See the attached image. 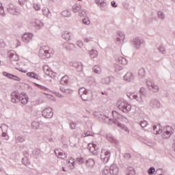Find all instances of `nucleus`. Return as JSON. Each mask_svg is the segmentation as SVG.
<instances>
[{"label": "nucleus", "mask_w": 175, "mask_h": 175, "mask_svg": "<svg viewBox=\"0 0 175 175\" xmlns=\"http://www.w3.org/2000/svg\"><path fill=\"white\" fill-rule=\"evenodd\" d=\"M29 100V99L27 94L21 96L20 93L16 91L11 94V102L12 103H19L21 102L22 105H27Z\"/></svg>", "instance_id": "nucleus-1"}, {"label": "nucleus", "mask_w": 175, "mask_h": 175, "mask_svg": "<svg viewBox=\"0 0 175 175\" xmlns=\"http://www.w3.org/2000/svg\"><path fill=\"white\" fill-rule=\"evenodd\" d=\"M117 107L119 110H121L123 113H129L132 109V106L128 103V101L120 99L117 102Z\"/></svg>", "instance_id": "nucleus-2"}, {"label": "nucleus", "mask_w": 175, "mask_h": 175, "mask_svg": "<svg viewBox=\"0 0 175 175\" xmlns=\"http://www.w3.org/2000/svg\"><path fill=\"white\" fill-rule=\"evenodd\" d=\"M51 49L47 46H42L39 50V57L41 58H50L51 57Z\"/></svg>", "instance_id": "nucleus-3"}, {"label": "nucleus", "mask_w": 175, "mask_h": 175, "mask_svg": "<svg viewBox=\"0 0 175 175\" xmlns=\"http://www.w3.org/2000/svg\"><path fill=\"white\" fill-rule=\"evenodd\" d=\"M111 157V151L106 149H102L100 152V159L103 163H107L110 161Z\"/></svg>", "instance_id": "nucleus-4"}, {"label": "nucleus", "mask_w": 175, "mask_h": 175, "mask_svg": "<svg viewBox=\"0 0 175 175\" xmlns=\"http://www.w3.org/2000/svg\"><path fill=\"white\" fill-rule=\"evenodd\" d=\"M174 133V129L170 126H167L164 128L163 132L162 134V137L163 139H169L172 135Z\"/></svg>", "instance_id": "nucleus-5"}, {"label": "nucleus", "mask_w": 175, "mask_h": 175, "mask_svg": "<svg viewBox=\"0 0 175 175\" xmlns=\"http://www.w3.org/2000/svg\"><path fill=\"white\" fill-rule=\"evenodd\" d=\"M7 10L10 14H20L21 13V9L20 8L14 6L13 4H9L7 5Z\"/></svg>", "instance_id": "nucleus-6"}, {"label": "nucleus", "mask_w": 175, "mask_h": 175, "mask_svg": "<svg viewBox=\"0 0 175 175\" xmlns=\"http://www.w3.org/2000/svg\"><path fill=\"white\" fill-rule=\"evenodd\" d=\"M133 44L134 46V49L136 50H140L142 45L144 44V40L140 37H136L133 40Z\"/></svg>", "instance_id": "nucleus-7"}, {"label": "nucleus", "mask_w": 175, "mask_h": 175, "mask_svg": "<svg viewBox=\"0 0 175 175\" xmlns=\"http://www.w3.org/2000/svg\"><path fill=\"white\" fill-rule=\"evenodd\" d=\"M42 116L44 118H53L54 113H53V109L51 107H46L42 111Z\"/></svg>", "instance_id": "nucleus-8"}, {"label": "nucleus", "mask_w": 175, "mask_h": 175, "mask_svg": "<svg viewBox=\"0 0 175 175\" xmlns=\"http://www.w3.org/2000/svg\"><path fill=\"white\" fill-rule=\"evenodd\" d=\"M163 173H165V171L162 168H159L155 171V167H150L148 170V174L149 175H163Z\"/></svg>", "instance_id": "nucleus-9"}, {"label": "nucleus", "mask_w": 175, "mask_h": 175, "mask_svg": "<svg viewBox=\"0 0 175 175\" xmlns=\"http://www.w3.org/2000/svg\"><path fill=\"white\" fill-rule=\"evenodd\" d=\"M148 88L152 91V92H158L159 91V86L155 85V83L151 81H146Z\"/></svg>", "instance_id": "nucleus-10"}, {"label": "nucleus", "mask_w": 175, "mask_h": 175, "mask_svg": "<svg viewBox=\"0 0 175 175\" xmlns=\"http://www.w3.org/2000/svg\"><path fill=\"white\" fill-rule=\"evenodd\" d=\"M149 106L151 109H159L161 107V102L157 98H153L150 100Z\"/></svg>", "instance_id": "nucleus-11"}, {"label": "nucleus", "mask_w": 175, "mask_h": 175, "mask_svg": "<svg viewBox=\"0 0 175 175\" xmlns=\"http://www.w3.org/2000/svg\"><path fill=\"white\" fill-rule=\"evenodd\" d=\"M33 38V34L31 33H25L22 36V41L24 43H29V42H32V39Z\"/></svg>", "instance_id": "nucleus-12"}, {"label": "nucleus", "mask_w": 175, "mask_h": 175, "mask_svg": "<svg viewBox=\"0 0 175 175\" xmlns=\"http://www.w3.org/2000/svg\"><path fill=\"white\" fill-rule=\"evenodd\" d=\"M3 75L5 77H7L8 79H10V80H14V81H21V79L13 74H10L7 72H3Z\"/></svg>", "instance_id": "nucleus-13"}, {"label": "nucleus", "mask_w": 175, "mask_h": 175, "mask_svg": "<svg viewBox=\"0 0 175 175\" xmlns=\"http://www.w3.org/2000/svg\"><path fill=\"white\" fill-rule=\"evenodd\" d=\"M117 38L116 40V44H121L124 42V39H125V34L122 31H117Z\"/></svg>", "instance_id": "nucleus-14"}, {"label": "nucleus", "mask_w": 175, "mask_h": 175, "mask_svg": "<svg viewBox=\"0 0 175 175\" xmlns=\"http://www.w3.org/2000/svg\"><path fill=\"white\" fill-rule=\"evenodd\" d=\"M123 79L127 83H132L135 80V75L131 72H127L123 77Z\"/></svg>", "instance_id": "nucleus-15"}, {"label": "nucleus", "mask_w": 175, "mask_h": 175, "mask_svg": "<svg viewBox=\"0 0 175 175\" xmlns=\"http://www.w3.org/2000/svg\"><path fill=\"white\" fill-rule=\"evenodd\" d=\"M120 170L116 164H112L109 167V173L112 175H118Z\"/></svg>", "instance_id": "nucleus-16"}, {"label": "nucleus", "mask_w": 175, "mask_h": 175, "mask_svg": "<svg viewBox=\"0 0 175 175\" xmlns=\"http://www.w3.org/2000/svg\"><path fill=\"white\" fill-rule=\"evenodd\" d=\"M62 38L66 42H70V40H72V33L66 31L62 34Z\"/></svg>", "instance_id": "nucleus-17"}, {"label": "nucleus", "mask_w": 175, "mask_h": 175, "mask_svg": "<svg viewBox=\"0 0 175 175\" xmlns=\"http://www.w3.org/2000/svg\"><path fill=\"white\" fill-rule=\"evenodd\" d=\"M70 66H73L77 70V72H83V64L79 62H74L70 64Z\"/></svg>", "instance_id": "nucleus-18"}, {"label": "nucleus", "mask_w": 175, "mask_h": 175, "mask_svg": "<svg viewBox=\"0 0 175 175\" xmlns=\"http://www.w3.org/2000/svg\"><path fill=\"white\" fill-rule=\"evenodd\" d=\"M106 137L107 140L110 143H112V144H118V140H117V139H116L111 134H107Z\"/></svg>", "instance_id": "nucleus-19"}, {"label": "nucleus", "mask_w": 175, "mask_h": 175, "mask_svg": "<svg viewBox=\"0 0 175 175\" xmlns=\"http://www.w3.org/2000/svg\"><path fill=\"white\" fill-rule=\"evenodd\" d=\"M116 59L117 62L119 64H121L122 65H128V60L126 58L122 57V56H119L116 57Z\"/></svg>", "instance_id": "nucleus-20"}, {"label": "nucleus", "mask_w": 175, "mask_h": 175, "mask_svg": "<svg viewBox=\"0 0 175 175\" xmlns=\"http://www.w3.org/2000/svg\"><path fill=\"white\" fill-rule=\"evenodd\" d=\"M153 133L154 135H159L162 133V126L160 124L153 126Z\"/></svg>", "instance_id": "nucleus-21"}, {"label": "nucleus", "mask_w": 175, "mask_h": 175, "mask_svg": "<svg viewBox=\"0 0 175 175\" xmlns=\"http://www.w3.org/2000/svg\"><path fill=\"white\" fill-rule=\"evenodd\" d=\"M27 76L31 79H34L35 80H40V77L33 72H27Z\"/></svg>", "instance_id": "nucleus-22"}, {"label": "nucleus", "mask_w": 175, "mask_h": 175, "mask_svg": "<svg viewBox=\"0 0 175 175\" xmlns=\"http://www.w3.org/2000/svg\"><path fill=\"white\" fill-rule=\"evenodd\" d=\"M16 143H24L25 142V137L23 135H18L15 138Z\"/></svg>", "instance_id": "nucleus-23"}, {"label": "nucleus", "mask_w": 175, "mask_h": 175, "mask_svg": "<svg viewBox=\"0 0 175 175\" xmlns=\"http://www.w3.org/2000/svg\"><path fill=\"white\" fill-rule=\"evenodd\" d=\"M112 116L115 117V118H118V120H126V117L118 114V112L116 111H112Z\"/></svg>", "instance_id": "nucleus-24"}, {"label": "nucleus", "mask_w": 175, "mask_h": 175, "mask_svg": "<svg viewBox=\"0 0 175 175\" xmlns=\"http://www.w3.org/2000/svg\"><path fill=\"white\" fill-rule=\"evenodd\" d=\"M131 96H132V98H133V99L137 100V102H138L139 103H142V102H143V97H142V94L137 95L135 94H131Z\"/></svg>", "instance_id": "nucleus-25"}, {"label": "nucleus", "mask_w": 175, "mask_h": 175, "mask_svg": "<svg viewBox=\"0 0 175 175\" xmlns=\"http://www.w3.org/2000/svg\"><path fill=\"white\" fill-rule=\"evenodd\" d=\"M111 80H113V77H107L101 79V83L106 84L107 85H109V84H110Z\"/></svg>", "instance_id": "nucleus-26"}, {"label": "nucleus", "mask_w": 175, "mask_h": 175, "mask_svg": "<svg viewBox=\"0 0 175 175\" xmlns=\"http://www.w3.org/2000/svg\"><path fill=\"white\" fill-rule=\"evenodd\" d=\"M69 83V77L64 75L60 80V84L62 85H66Z\"/></svg>", "instance_id": "nucleus-27"}, {"label": "nucleus", "mask_w": 175, "mask_h": 175, "mask_svg": "<svg viewBox=\"0 0 175 175\" xmlns=\"http://www.w3.org/2000/svg\"><path fill=\"white\" fill-rule=\"evenodd\" d=\"M88 149L89 150V151L90 152H92V154H94V151H96V150H98V146H96V144H88Z\"/></svg>", "instance_id": "nucleus-28"}, {"label": "nucleus", "mask_w": 175, "mask_h": 175, "mask_svg": "<svg viewBox=\"0 0 175 175\" xmlns=\"http://www.w3.org/2000/svg\"><path fill=\"white\" fill-rule=\"evenodd\" d=\"M42 13L48 18H51V12H50V10L49 8H43Z\"/></svg>", "instance_id": "nucleus-29"}, {"label": "nucleus", "mask_w": 175, "mask_h": 175, "mask_svg": "<svg viewBox=\"0 0 175 175\" xmlns=\"http://www.w3.org/2000/svg\"><path fill=\"white\" fill-rule=\"evenodd\" d=\"M85 165L87 167H94V165H95V161L92 159H89L86 160Z\"/></svg>", "instance_id": "nucleus-30"}, {"label": "nucleus", "mask_w": 175, "mask_h": 175, "mask_svg": "<svg viewBox=\"0 0 175 175\" xmlns=\"http://www.w3.org/2000/svg\"><path fill=\"white\" fill-rule=\"evenodd\" d=\"M81 9V5L80 4H75L72 7V10L74 13H79Z\"/></svg>", "instance_id": "nucleus-31"}, {"label": "nucleus", "mask_w": 175, "mask_h": 175, "mask_svg": "<svg viewBox=\"0 0 175 175\" xmlns=\"http://www.w3.org/2000/svg\"><path fill=\"white\" fill-rule=\"evenodd\" d=\"M55 155H58V158L61 159H66L67 154L66 153H63L62 152H59L58 150H55Z\"/></svg>", "instance_id": "nucleus-32"}, {"label": "nucleus", "mask_w": 175, "mask_h": 175, "mask_svg": "<svg viewBox=\"0 0 175 175\" xmlns=\"http://www.w3.org/2000/svg\"><path fill=\"white\" fill-rule=\"evenodd\" d=\"M93 72L96 75H100V73H102V68H100V66H94L93 68Z\"/></svg>", "instance_id": "nucleus-33"}, {"label": "nucleus", "mask_w": 175, "mask_h": 175, "mask_svg": "<svg viewBox=\"0 0 175 175\" xmlns=\"http://www.w3.org/2000/svg\"><path fill=\"white\" fill-rule=\"evenodd\" d=\"M90 58H96L98 57V51L96 50H91L88 51Z\"/></svg>", "instance_id": "nucleus-34"}, {"label": "nucleus", "mask_w": 175, "mask_h": 175, "mask_svg": "<svg viewBox=\"0 0 175 175\" xmlns=\"http://www.w3.org/2000/svg\"><path fill=\"white\" fill-rule=\"evenodd\" d=\"M36 28L38 29H40L42 27H43L44 24L42 21L39 19H35Z\"/></svg>", "instance_id": "nucleus-35"}, {"label": "nucleus", "mask_w": 175, "mask_h": 175, "mask_svg": "<svg viewBox=\"0 0 175 175\" xmlns=\"http://www.w3.org/2000/svg\"><path fill=\"white\" fill-rule=\"evenodd\" d=\"M9 58L11 61H18L19 59L18 55L16 53H10Z\"/></svg>", "instance_id": "nucleus-36"}, {"label": "nucleus", "mask_w": 175, "mask_h": 175, "mask_svg": "<svg viewBox=\"0 0 175 175\" xmlns=\"http://www.w3.org/2000/svg\"><path fill=\"white\" fill-rule=\"evenodd\" d=\"M126 175H136V172H135V169L133 167H129L126 171Z\"/></svg>", "instance_id": "nucleus-37"}, {"label": "nucleus", "mask_w": 175, "mask_h": 175, "mask_svg": "<svg viewBox=\"0 0 175 175\" xmlns=\"http://www.w3.org/2000/svg\"><path fill=\"white\" fill-rule=\"evenodd\" d=\"M31 126L33 129H39V128L40 127V122L38 121H33L31 122Z\"/></svg>", "instance_id": "nucleus-38"}, {"label": "nucleus", "mask_w": 175, "mask_h": 175, "mask_svg": "<svg viewBox=\"0 0 175 175\" xmlns=\"http://www.w3.org/2000/svg\"><path fill=\"white\" fill-rule=\"evenodd\" d=\"M79 95H88V90L85 89V88H81L79 90Z\"/></svg>", "instance_id": "nucleus-39"}, {"label": "nucleus", "mask_w": 175, "mask_h": 175, "mask_svg": "<svg viewBox=\"0 0 175 175\" xmlns=\"http://www.w3.org/2000/svg\"><path fill=\"white\" fill-rule=\"evenodd\" d=\"M62 16H63V17H70V16H72V12L66 10L62 12Z\"/></svg>", "instance_id": "nucleus-40"}, {"label": "nucleus", "mask_w": 175, "mask_h": 175, "mask_svg": "<svg viewBox=\"0 0 175 175\" xmlns=\"http://www.w3.org/2000/svg\"><path fill=\"white\" fill-rule=\"evenodd\" d=\"M157 17L159 18V20H165L166 15H165V13H163L162 11H159L157 12Z\"/></svg>", "instance_id": "nucleus-41"}, {"label": "nucleus", "mask_w": 175, "mask_h": 175, "mask_svg": "<svg viewBox=\"0 0 175 175\" xmlns=\"http://www.w3.org/2000/svg\"><path fill=\"white\" fill-rule=\"evenodd\" d=\"M96 5H98L100 8H105L106 6V3L105 2V0H96Z\"/></svg>", "instance_id": "nucleus-42"}, {"label": "nucleus", "mask_w": 175, "mask_h": 175, "mask_svg": "<svg viewBox=\"0 0 175 175\" xmlns=\"http://www.w3.org/2000/svg\"><path fill=\"white\" fill-rule=\"evenodd\" d=\"M75 47H76V45H75V44L70 43L68 44V46H66V49L68 51H72V50H73V49H75Z\"/></svg>", "instance_id": "nucleus-43"}, {"label": "nucleus", "mask_w": 175, "mask_h": 175, "mask_svg": "<svg viewBox=\"0 0 175 175\" xmlns=\"http://www.w3.org/2000/svg\"><path fill=\"white\" fill-rule=\"evenodd\" d=\"M83 24L85 25H90L91 24V21H90V18L88 16H85V18L82 21Z\"/></svg>", "instance_id": "nucleus-44"}, {"label": "nucleus", "mask_w": 175, "mask_h": 175, "mask_svg": "<svg viewBox=\"0 0 175 175\" xmlns=\"http://www.w3.org/2000/svg\"><path fill=\"white\" fill-rule=\"evenodd\" d=\"M113 68L115 72H121V70H122V66L118 65V64H114L113 66Z\"/></svg>", "instance_id": "nucleus-45"}, {"label": "nucleus", "mask_w": 175, "mask_h": 175, "mask_svg": "<svg viewBox=\"0 0 175 175\" xmlns=\"http://www.w3.org/2000/svg\"><path fill=\"white\" fill-rule=\"evenodd\" d=\"M22 163H23V165H30L31 161H29V159H28V157H25L22 159Z\"/></svg>", "instance_id": "nucleus-46"}, {"label": "nucleus", "mask_w": 175, "mask_h": 175, "mask_svg": "<svg viewBox=\"0 0 175 175\" xmlns=\"http://www.w3.org/2000/svg\"><path fill=\"white\" fill-rule=\"evenodd\" d=\"M80 17H86L87 16V11L85 10H79L78 12Z\"/></svg>", "instance_id": "nucleus-47"}, {"label": "nucleus", "mask_w": 175, "mask_h": 175, "mask_svg": "<svg viewBox=\"0 0 175 175\" xmlns=\"http://www.w3.org/2000/svg\"><path fill=\"white\" fill-rule=\"evenodd\" d=\"M118 127L121 128L126 132H129V129H128V127H126V126H125V124H122V123H118Z\"/></svg>", "instance_id": "nucleus-48"}, {"label": "nucleus", "mask_w": 175, "mask_h": 175, "mask_svg": "<svg viewBox=\"0 0 175 175\" xmlns=\"http://www.w3.org/2000/svg\"><path fill=\"white\" fill-rule=\"evenodd\" d=\"M68 163H70V169H75V159L71 157L70 161H68Z\"/></svg>", "instance_id": "nucleus-49"}, {"label": "nucleus", "mask_w": 175, "mask_h": 175, "mask_svg": "<svg viewBox=\"0 0 175 175\" xmlns=\"http://www.w3.org/2000/svg\"><path fill=\"white\" fill-rule=\"evenodd\" d=\"M138 75L139 77H141V79H143V77L146 76V71L144 70V69H141L139 70Z\"/></svg>", "instance_id": "nucleus-50"}, {"label": "nucleus", "mask_w": 175, "mask_h": 175, "mask_svg": "<svg viewBox=\"0 0 175 175\" xmlns=\"http://www.w3.org/2000/svg\"><path fill=\"white\" fill-rule=\"evenodd\" d=\"M79 96L81 98L82 100H84L85 102L90 100V97H88V95L81 94Z\"/></svg>", "instance_id": "nucleus-51"}, {"label": "nucleus", "mask_w": 175, "mask_h": 175, "mask_svg": "<svg viewBox=\"0 0 175 175\" xmlns=\"http://www.w3.org/2000/svg\"><path fill=\"white\" fill-rule=\"evenodd\" d=\"M157 50L161 53V54H166V51L165 50V48L163 46H160L157 48Z\"/></svg>", "instance_id": "nucleus-52"}, {"label": "nucleus", "mask_w": 175, "mask_h": 175, "mask_svg": "<svg viewBox=\"0 0 175 175\" xmlns=\"http://www.w3.org/2000/svg\"><path fill=\"white\" fill-rule=\"evenodd\" d=\"M147 125H148V122H147V120H143L140 122V126L142 128H146Z\"/></svg>", "instance_id": "nucleus-53"}, {"label": "nucleus", "mask_w": 175, "mask_h": 175, "mask_svg": "<svg viewBox=\"0 0 175 175\" xmlns=\"http://www.w3.org/2000/svg\"><path fill=\"white\" fill-rule=\"evenodd\" d=\"M35 84H36V85H37V87H39V88H40L41 90H44V91H47V90H49V88H46V87H45V86H42V85H39V84H38V83H35Z\"/></svg>", "instance_id": "nucleus-54"}, {"label": "nucleus", "mask_w": 175, "mask_h": 175, "mask_svg": "<svg viewBox=\"0 0 175 175\" xmlns=\"http://www.w3.org/2000/svg\"><path fill=\"white\" fill-rule=\"evenodd\" d=\"M33 9H35V10H40V5L38 4V3H33Z\"/></svg>", "instance_id": "nucleus-55"}, {"label": "nucleus", "mask_w": 175, "mask_h": 175, "mask_svg": "<svg viewBox=\"0 0 175 175\" xmlns=\"http://www.w3.org/2000/svg\"><path fill=\"white\" fill-rule=\"evenodd\" d=\"M2 137L4 139V140H9V135L5 132L2 133Z\"/></svg>", "instance_id": "nucleus-56"}, {"label": "nucleus", "mask_w": 175, "mask_h": 175, "mask_svg": "<svg viewBox=\"0 0 175 175\" xmlns=\"http://www.w3.org/2000/svg\"><path fill=\"white\" fill-rule=\"evenodd\" d=\"M76 125H77V124L75 122H71L70 123V126L71 129H76Z\"/></svg>", "instance_id": "nucleus-57"}, {"label": "nucleus", "mask_w": 175, "mask_h": 175, "mask_svg": "<svg viewBox=\"0 0 175 175\" xmlns=\"http://www.w3.org/2000/svg\"><path fill=\"white\" fill-rule=\"evenodd\" d=\"M77 162L79 164L84 163V158L83 157L77 158Z\"/></svg>", "instance_id": "nucleus-58"}, {"label": "nucleus", "mask_w": 175, "mask_h": 175, "mask_svg": "<svg viewBox=\"0 0 175 175\" xmlns=\"http://www.w3.org/2000/svg\"><path fill=\"white\" fill-rule=\"evenodd\" d=\"M123 157L124 159H131L132 158V156L129 153H125Z\"/></svg>", "instance_id": "nucleus-59"}, {"label": "nucleus", "mask_w": 175, "mask_h": 175, "mask_svg": "<svg viewBox=\"0 0 175 175\" xmlns=\"http://www.w3.org/2000/svg\"><path fill=\"white\" fill-rule=\"evenodd\" d=\"M140 95H146V89L144 88H141L139 90Z\"/></svg>", "instance_id": "nucleus-60"}, {"label": "nucleus", "mask_w": 175, "mask_h": 175, "mask_svg": "<svg viewBox=\"0 0 175 175\" xmlns=\"http://www.w3.org/2000/svg\"><path fill=\"white\" fill-rule=\"evenodd\" d=\"M103 175H107L109 174V170L107 169V167H105L103 171Z\"/></svg>", "instance_id": "nucleus-61"}, {"label": "nucleus", "mask_w": 175, "mask_h": 175, "mask_svg": "<svg viewBox=\"0 0 175 175\" xmlns=\"http://www.w3.org/2000/svg\"><path fill=\"white\" fill-rule=\"evenodd\" d=\"M77 46H78V47L81 49V47H83V41H80V40L77 41Z\"/></svg>", "instance_id": "nucleus-62"}, {"label": "nucleus", "mask_w": 175, "mask_h": 175, "mask_svg": "<svg viewBox=\"0 0 175 175\" xmlns=\"http://www.w3.org/2000/svg\"><path fill=\"white\" fill-rule=\"evenodd\" d=\"M5 10H3V6L0 8V16H5Z\"/></svg>", "instance_id": "nucleus-63"}, {"label": "nucleus", "mask_w": 175, "mask_h": 175, "mask_svg": "<svg viewBox=\"0 0 175 175\" xmlns=\"http://www.w3.org/2000/svg\"><path fill=\"white\" fill-rule=\"evenodd\" d=\"M39 154H40V150L36 149L33 151V155H38Z\"/></svg>", "instance_id": "nucleus-64"}]
</instances>
